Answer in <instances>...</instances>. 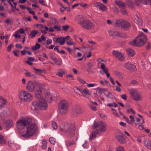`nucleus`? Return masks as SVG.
<instances>
[{
	"label": "nucleus",
	"mask_w": 151,
	"mask_h": 151,
	"mask_svg": "<svg viewBox=\"0 0 151 151\" xmlns=\"http://www.w3.org/2000/svg\"><path fill=\"white\" fill-rule=\"evenodd\" d=\"M84 21V22L81 26L82 28L88 30H92L94 29V24L91 21L86 19Z\"/></svg>",
	"instance_id": "obj_9"
},
{
	"label": "nucleus",
	"mask_w": 151,
	"mask_h": 151,
	"mask_svg": "<svg viewBox=\"0 0 151 151\" xmlns=\"http://www.w3.org/2000/svg\"><path fill=\"white\" fill-rule=\"evenodd\" d=\"M42 145L41 146V147L43 149L45 150L47 147V142L46 140L43 139L42 140Z\"/></svg>",
	"instance_id": "obj_35"
},
{
	"label": "nucleus",
	"mask_w": 151,
	"mask_h": 151,
	"mask_svg": "<svg viewBox=\"0 0 151 151\" xmlns=\"http://www.w3.org/2000/svg\"><path fill=\"white\" fill-rule=\"evenodd\" d=\"M51 20L52 22L53 23L55 24L58 23V21L55 18L52 17L51 18Z\"/></svg>",
	"instance_id": "obj_52"
},
{
	"label": "nucleus",
	"mask_w": 151,
	"mask_h": 151,
	"mask_svg": "<svg viewBox=\"0 0 151 151\" xmlns=\"http://www.w3.org/2000/svg\"><path fill=\"white\" fill-rule=\"evenodd\" d=\"M72 111L73 113L75 115L81 114L82 111L79 105H75L73 107Z\"/></svg>",
	"instance_id": "obj_13"
},
{
	"label": "nucleus",
	"mask_w": 151,
	"mask_h": 151,
	"mask_svg": "<svg viewBox=\"0 0 151 151\" xmlns=\"http://www.w3.org/2000/svg\"><path fill=\"white\" fill-rule=\"evenodd\" d=\"M54 61L55 62V64L58 65H60L62 63V61L61 60H54Z\"/></svg>",
	"instance_id": "obj_41"
},
{
	"label": "nucleus",
	"mask_w": 151,
	"mask_h": 151,
	"mask_svg": "<svg viewBox=\"0 0 151 151\" xmlns=\"http://www.w3.org/2000/svg\"><path fill=\"white\" fill-rule=\"evenodd\" d=\"M19 97L21 101L25 102H29L33 99V95L32 94L24 90L19 91Z\"/></svg>",
	"instance_id": "obj_4"
},
{
	"label": "nucleus",
	"mask_w": 151,
	"mask_h": 151,
	"mask_svg": "<svg viewBox=\"0 0 151 151\" xmlns=\"http://www.w3.org/2000/svg\"><path fill=\"white\" fill-rule=\"evenodd\" d=\"M101 3L99 2H96L94 4V6L97 8H99Z\"/></svg>",
	"instance_id": "obj_58"
},
{
	"label": "nucleus",
	"mask_w": 151,
	"mask_h": 151,
	"mask_svg": "<svg viewBox=\"0 0 151 151\" xmlns=\"http://www.w3.org/2000/svg\"><path fill=\"white\" fill-rule=\"evenodd\" d=\"M93 66V64L90 62H89L87 64V71L89 73H93L92 70V68Z\"/></svg>",
	"instance_id": "obj_24"
},
{
	"label": "nucleus",
	"mask_w": 151,
	"mask_h": 151,
	"mask_svg": "<svg viewBox=\"0 0 151 151\" xmlns=\"http://www.w3.org/2000/svg\"><path fill=\"white\" fill-rule=\"evenodd\" d=\"M112 9L113 11L115 13H118L119 12V10L118 9V8L116 6H114L112 8Z\"/></svg>",
	"instance_id": "obj_44"
},
{
	"label": "nucleus",
	"mask_w": 151,
	"mask_h": 151,
	"mask_svg": "<svg viewBox=\"0 0 151 151\" xmlns=\"http://www.w3.org/2000/svg\"><path fill=\"white\" fill-rule=\"evenodd\" d=\"M69 108L68 104H58V110L62 115L66 114Z\"/></svg>",
	"instance_id": "obj_8"
},
{
	"label": "nucleus",
	"mask_w": 151,
	"mask_h": 151,
	"mask_svg": "<svg viewBox=\"0 0 151 151\" xmlns=\"http://www.w3.org/2000/svg\"><path fill=\"white\" fill-rule=\"evenodd\" d=\"M69 26L65 25L63 27V29L64 31H67L69 28Z\"/></svg>",
	"instance_id": "obj_60"
},
{
	"label": "nucleus",
	"mask_w": 151,
	"mask_h": 151,
	"mask_svg": "<svg viewBox=\"0 0 151 151\" xmlns=\"http://www.w3.org/2000/svg\"><path fill=\"white\" fill-rule=\"evenodd\" d=\"M93 126L92 127L93 129L97 128V133H101L102 132H105L106 131V124L102 122H94Z\"/></svg>",
	"instance_id": "obj_5"
},
{
	"label": "nucleus",
	"mask_w": 151,
	"mask_h": 151,
	"mask_svg": "<svg viewBox=\"0 0 151 151\" xmlns=\"http://www.w3.org/2000/svg\"><path fill=\"white\" fill-rule=\"evenodd\" d=\"M5 143V141L2 135L0 134V145H2Z\"/></svg>",
	"instance_id": "obj_36"
},
{
	"label": "nucleus",
	"mask_w": 151,
	"mask_h": 151,
	"mask_svg": "<svg viewBox=\"0 0 151 151\" xmlns=\"http://www.w3.org/2000/svg\"><path fill=\"white\" fill-rule=\"evenodd\" d=\"M40 45L39 44L37 43L35 46H32V49L33 50L35 51L39 49L40 48Z\"/></svg>",
	"instance_id": "obj_38"
},
{
	"label": "nucleus",
	"mask_w": 151,
	"mask_h": 151,
	"mask_svg": "<svg viewBox=\"0 0 151 151\" xmlns=\"http://www.w3.org/2000/svg\"><path fill=\"white\" fill-rule=\"evenodd\" d=\"M9 103L8 101L6 98L2 96H0V104H6Z\"/></svg>",
	"instance_id": "obj_30"
},
{
	"label": "nucleus",
	"mask_w": 151,
	"mask_h": 151,
	"mask_svg": "<svg viewBox=\"0 0 151 151\" xmlns=\"http://www.w3.org/2000/svg\"><path fill=\"white\" fill-rule=\"evenodd\" d=\"M49 140L50 143L54 145L55 144L56 142L55 139L53 137H50Z\"/></svg>",
	"instance_id": "obj_42"
},
{
	"label": "nucleus",
	"mask_w": 151,
	"mask_h": 151,
	"mask_svg": "<svg viewBox=\"0 0 151 151\" xmlns=\"http://www.w3.org/2000/svg\"><path fill=\"white\" fill-rule=\"evenodd\" d=\"M54 28L56 29L57 31H60L61 30V28L60 27L58 26L57 25H55L54 26Z\"/></svg>",
	"instance_id": "obj_63"
},
{
	"label": "nucleus",
	"mask_w": 151,
	"mask_h": 151,
	"mask_svg": "<svg viewBox=\"0 0 151 151\" xmlns=\"http://www.w3.org/2000/svg\"><path fill=\"white\" fill-rule=\"evenodd\" d=\"M123 133L119 132L118 134L116 136V138L118 142L121 144H124L126 142L125 139L123 137Z\"/></svg>",
	"instance_id": "obj_12"
},
{
	"label": "nucleus",
	"mask_w": 151,
	"mask_h": 151,
	"mask_svg": "<svg viewBox=\"0 0 151 151\" xmlns=\"http://www.w3.org/2000/svg\"><path fill=\"white\" fill-rule=\"evenodd\" d=\"M78 81L81 82V83L83 84H85L86 83V82L85 81H84L81 78H78Z\"/></svg>",
	"instance_id": "obj_56"
},
{
	"label": "nucleus",
	"mask_w": 151,
	"mask_h": 151,
	"mask_svg": "<svg viewBox=\"0 0 151 151\" xmlns=\"http://www.w3.org/2000/svg\"><path fill=\"white\" fill-rule=\"evenodd\" d=\"M26 88L29 92H34L35 89V83L32 81H29L27 83Z\"/></svg>",
	"instance_id": "obj_11"
},
{
	"label": "nucleus",
	"mask_w": 151,
	"mask_h": 151,
	"mask_svg": "<svg viewBox=\"0 0 151 151\" xmlns=\"http://www.w3.org/2000/svg\"><path fill=\"white\" fill-rule=\"evenodd\" d=\"M121 11L122 14L125 15H127L128 14L127 11L124 8H122Z\"/></svg>",
	"instance_id": "obj_48"
},
{
	"label": "nucleus",
	"mask_w": 151,
	"mask_h": 151,
	"mask_svg": "<svg viewBox=\"0 0 151 151\" xmlns=\"http://www.w3.org/2000/svg\"><path fill=\"white\" fill-rule=\"evenodd\" d=\"M89 106L91 109L93 111H96L97 110L96 106L94 104H89Z\"/></svg>",
	"instance_id": "obj_43"
},
{
	"label": "nucleus",
	"mask_w": 151,
	"mask_h": 151,
	"mask_svg": "<svg viewBox=\"0 0 151 151\" xmlns=\"http://www.w3.org/2000/svg\"><path fill=\"white\" fill-rule=\"evenodd\" d=\"M68 102L66 100L63 99L60 101L59 104H68Z\"/></svg>",
	"instance_id": "obj_54"
},
{
	"label": "nucleus",
	"mask_w": 151,
	"mask_h": 151,
	"mask_svg": "<svg viewBox=\"0 0 151 151\" xmlns=\"http://www.w3.org/2000/svg\"><path fill=\"white\" fill-rule=\"evenodd\" d=\"M115 74L116 76L120 78H122L123 77L122 73L119 72L117 71L116 72Z\"/></svg>",
	"instance_id": "obj_50"
},
{
	"label": "nucleus",
	"mask_w": 151,
	"mask_h": 151,
	"mask_svg": "<svg viewBox=\"0 0 151 151\" xmlns=\"http://www.w3.org/2000/svg\"><path fill=\"white\" fill-rule=\"evenodd\" d=\"M109 35L112 37H114L115 36L119 35V32L118 31H116L114 30H109L108 31Z\"/></svg>",
	"instance_id": "obj_26"
},
{
	"label": "nucleus",
	"mask_w": 151,
	"mask_h": 151,
	"mask_svg": "<svg viewBox=\"0 0 151 151\" xmlns=\"http://www.w3.org/2000/svg\"><path fill=\"white\" fill-rule=\"evenodd\" d=\"M123 67L129 70H132L135 68V66L129 62L125 63L123 65Z\"/></svg>",
	"instance_id": "obj_16"
},
{
	"label": "nucleus",
	"mask_w": 151,
	"mask_h": 151,
	"mask_svg": "<svg viewBox=\"0 0 151 151\" xmlns=\"http://www.w3.org/2000/svg\"><path fill=\"white\" fill-rule=\"evenodd\" d=\"M132 98L135 101H140L142 99L141 94L136 89H132L130 91Z\"/></svg>",
	"instance_id": "obj_7"
},
{
	"label": "nucleus",
	"mask_w": 151,
	"mask_h": 151,
	"mask_svg": "<svg viewBox=\"0 0 151 151\" xmlns=\"http://www.w3.org/2000/svg\"><path fill=\"white\" fill-rule=\"evenodd\" d=\"M146 35L143 32H141L133 41L129 42V44L136 46H141L144 45L147 42Z\"/></svg>",
	"instance_id": "obj_3"
},
{
	"label": "nucleus",
	"mask_w": 151,
	"mask_h": 151,
	"mask_svg": "<svg viewBox=\"0 0 151 151\" xmlns=\"http://www.w3.org/2000/svg\"><path fill=\"white\" fill-rule=\"evenodd\" d=\"M53 40L54 42L58 43L61 45H64L65 43L64 37H63L56 38L54 37L53 38Z\"/></svg>",
	"instance_id": "obj_17"
},
{
	"label": "nucleus",
	"mask_w": 151,
	"mask_h": 151,
	"mask_svg": "<svg viewBox=\"0 0 151 151\" xmlns=\"http://www.w3.org/2000/svg\"><path fill=\"white\" fill-rule=\"evenodd\" d=\"M38 32L35 30H32L30 32L29 36L31 38H34L38 34Z\"/></svg>",
	"instance_id": "obj_32"
},
{
	"label": "nucleus",
	"mask_w": 151,
	"mask_h": 151,
	"mask_svg": "<svg viewBox=\"0 0 151 151\" xmlns=\"http://www.w3.org/2000/svg\"><path fill=\"white\" fill-rule=\"evenodd\" d=\"M4 124L7 130H9L10 128L12 127L13 125L12 121L9 120H6L4 122Z\"/></svg>",
	"instance_id": "obj_21"
},
{
	"label": "nucleus",
	"mask_w": 151,
	"mask_h": 151,
	"mask_svg": "<svg viewBox=\"0 0 151 151\" xmlns=\"http://www.w3.org/2000/svg\"><path fill=\"white\" fill-rule=\"evenodd\" d=\"M52 42V41L51 39H48L46 40V44L47 45L51 44Z\"/></svg>",
	"instance_id": "obj_59"
},
{
	"label": "nucleus",
	"mask_w": 151,
	"mask_h": 151,
	"mask_svg": "<svg viewBox=\"0 0 151 151\" xmlns=\"http://www.w3.org/2000/svg\"><path fill=\"white\" fill-rule=\"evenodd\" d=\"M75 143V142L74 141L71 142L69 141H67L66 142V145L68 146H70Z\"/></svg>",
	"instance_id": "obj_46"
},
{
	"label": "nucleus",
	"mask_w": 151,
	"mask_h": 151,
	"mask_svg": "<svg viewBox=\"0 0 151 151\" xmlns=\"http://www.w3.org/2000/svg\"><path fill=\"white\" fill-rule=\"evenodd\" d=\"M124 21V20L123 19L117 20L115 22L114 25L115 26L121 27L122 28Z\"/></svg>",
	"instance_id": "obj_25"
},
{
	"label": "nucleus",
	"mask_w": 151,
	"mask_h": 151,
	"mask_svg": "<svg viewBox=\"0 0 151 151\" xmlns=\"http://www.w3.org/2000/svg\"><path fill=\"white\" fill-rule=\"evenodd\" d=\"M34 70L37 72V73L40 74L43 73V70L40 69L34 68Z\"/></svg>",
	"instance_id": "obj_53"
},
{
	"label": "nucleus",
	"mask_w": 151,
	"mask_h": 151,
	"mask_svg": "<svg viewBox=\"0 0 151 151\" xmlns=\"http://www.w3.org/2000/svg\"><path fill=\"white\" fill-rule=\"evenodd\" d=\"M87 86L88 87H91L96 86V85L95 83H90L88 84Z\"/></svg>",
	"instance_id": "obj_61"
},
{
	"label": "nucleus",
	"mask_w": 151,
	"mask_h": 151,
	"mask_svg": "<svg viewBox=\"0 0 151 151\" xmlns=\"http://www.w3.org/2000/svg\"><path fill=\"white\" fill-rule=\"evenodd\" d=\"M113 55H114L120 61H122L125 59V57L121 52L116 51H114L112 52Z\"/></svg>",
	"instance_id": "obj_15"
},
{
	"label": "nucleus",
	"mask_w": 151,
	"mask_h": 151,
	"mask_svg": "<svg viewBox=\"0 0 151 151\" xmlns=\"http://www.w3.org/2000/svg\"><path fill=\"white\" fill-rule=\"evenodd\" d=\"M13 44H9L7 48V50L8 52H10L11 50V48L13 46Z\"/></svg>",
	"instance_id": "obj_51"
},
{
	"label": "nucleus",
	"mask_w": 151,
	"mask_h": 151,
	"mask_svg": "<svg viewBox=\"0 0 151 151\" xmlns=\"http://www.w3.org/2000/svg\"><path fill=\"white\" fill-rule=\"evenodd\" d=\"M31 122L29 119L22 118L17 122V128L20 130L21 135L23 137H28L32 136L37 127L35 124H29Z\"/></svg>",
	"instance_id": "obj_1"
},
{
	"label": "nucleus",
	"mask_w": 151,
	"mask_h": 151,
	"mask_svg": "<svg viewBox=\"0 0 151 151\" xmlns=\"http://www.w3.org/2000/svg\"><path fill=\"white\" fill-rule=\"evenodd\" d=\"M99 91L100 92H103L107 98H111L113 97V96L112 94L110 92L106 90L105 89L100 88L99 89Z\"/></svg>",
	"instance_id": "obj_20"
},
{
	"label": "nucleus",
	"mask_w": 151,
	"mask_h": 151,
	"mask_svg": "<svg viewBox=\"0 0 151 151\" xmlns=\"http://www.w3.org/2000/svg\"><path fill=\"white\" fill-rule=\"evenodd\" d=\"M89 90L87 88H84L83 89H82L81 93L83 94L84 93L85 94H89Z\"/></svg>",
	"instance_id": "obj_39"
},
{
	"label": "nucleus",
	"mask_w": 151,
	"mask_h": 151,
	"mask_svg": "<svg viewBox=\"0 0 151 151\" xmlns=\"http://www.w3.org/2000/svg\"><path fill=\"white\" fill-rule=\"evenodd\" d=\"M15 47L17 48H19L20 49H22L23 48V47L22 45L20 44H16Z\"/></svg>",
	"instance_id": "obj_57"
},
{
	"label": "nucleus",
	"mask_w": 151,
	"mask_h": 151,
	"mask_svg": "<svg viewBox=\"0 0 151 151\" xmlns=\"http://www.w3.org/2000/svg\"><path fill=\"white\" fill-rule=\"evenodd\" d=\"M144 144L145 146L149 150H151V140L148 139L145 140Z\"/></svg>",
	"instance_id": "obj_22"
},
{
	"label": "nucleus",
	"mask_w": 151,
	"mask_h": 151,
	"mask_svg": "<svg viewBox=\"0 0 151 151\" xmlns=\"http://www.w3.org/2000/svg\"><path fill=\"white\" fill-rule=\"evenodd\" d=\"M19 31H16L14 34L13 35V36L15 37L16 38H20V35L19 34Z\"/></svg>",
	"instance_id": "obj_49"
},
{
	"label": "nucleus",
	"mask_w": 151,
	"mask_h": 151,
	"mask_svg": "<svg viewBox=\"0 0 151 151\" xmlns=\"http://www.w3.org/2000/svg\"><path fill=\"white\" fill-rule=\"evenodd\" d=\"M127 4L128 6L131 7H132L133 6V2L130 0L127 1Z\"/></svg>",
	"instance_id": "obj_47"
},
{
	"label": "nucleus",
	"mask_w": 151,
	"mask_h": 151,
	"mask_svg": "<svg viewBox=\"0 0 151 151\" xmlns=\"http://www.w3.org/2000/svg\"><path fill=\"white\" fill-rule=\"evenodd\" d=\"M75 19L77 22L78 24L80 26L84 22V21L86 20L84 19V17L82 15H80L77 16L76 17Z\"/></svg>",
	"instance_id": "obj_18"
},
{
	"label": "nucleus",
	"mask_w": 151,
	"mask_h": 151,
	"mask_svg": "<svg viewBox=\"0 0 151 151\" xmlns=\"http://www.w3.org/2000/svg\"><path fill=\"white\" fill-rule=\"evenodd\" d=\"M43 89L42 85H39L35 93V96L36 98H39L41 96Z\"/></svg>",
	"instance_id": "obj_14"
},
{
	"label": "nucleus",
	"mask_w": 151,
	"mask_h": 151,
	"mask_svg": "<svg viewBox=\"0 0 151 151\" xmlns=\"http://www.w3.org/2000/svg\"><path fill=\"white\" fill-rule=\"evenodd\" d=\"M45 97L46 101L41 96L39 98L36 99L39 100L40 104H47V103H50L52 102L53 100L52 96L50 93L47 92L46 93Z\"/></svg>",
	"instance_id": "obj_6"
},
{
	"label": "nucleus",
	"mask_w": 151,
	"mask_h": 151,
	"mask_svg": "<svg viewBox=\"0 0 151 151\" xmlns=\"http://www.w3.org/2000/svg\"><path fill=\"white\" fill-rule=\"evenodd\" d=\"M47 107V104H32L31 106L32 110L35 112H37L39 109L45 110Z\"/></svg>",
	"instance_id": "obj_10"
},
{
	"label": "nucleus",
	"mask_w": 151,
	"mask_h": 151,
	"mask_svg": "<svg viewBox=\"0 0 151 151\" xmlns=\"http://www.w3.org/2000/svg\"><path fill=\"white\" fill-rule=\"evenodd\" d=\"M131 27V24L128 22L124 20L121 28L124 30H127L130 29Z\"/></svg>",
	"instance_id": "obj_19"
},
{
	"label": "nucleus",
	"mask_w": 151,
	"mask_h": 151,
	"mask_svg": "<svg viewBox=\"0 0 151 151\" xmlns=\"http://www.w3.org/2000/svg\"><path fill=\"white\" fill-rule=\"evenodd\" d=\"M64 73V71L60 70V71H58L56 74L60 77H62Z\"/></svg>",
	"instance_id": "obj_45"
},
{
	"label": "nucleus",
	"mask_w": 151,
	"mask_h": 151,
	"mask_svg": "<svg viewBox=\"0 0 151 151\" xmlns=\"http://www.w3.org/2000/svg\"><path fill=\"white\" fill-rule=\"evenodd\" d=\"M116 4L119 7L122 8H125L126 7V5L124 3L121 1H115Z\"/></svg>",
	"instance_id": "obj_23"
},
{
	"label": "nucleus",
	"mask_w": 151,
	"mask_h": 151,
	"mask_svg": "<svg viewBox=\"0 0 151 151\" xmlns=\"http://www.w3.org/2000/svg\"><path fill=\"white\" fill-rule=\"evenodd\" d=\"M145 0H135V3L136 5L137 6H140L142 3L145 4Z\"/></svg>",
	"instance_id": "obj_34"
},
{
	"label": "nucleus",
	"mask_w": 151,
	"mask_h": 151,
	"mask_svg": "<svg viewBox=\"0 0 151 151\" xmlns=\"http://www.w3.org/2000/svg\"><path fill=\"white\" fill-rule=\"evenodd\" d=\"M99 9L102 12L106 11L108 9L102 3H101Z\"/></svg>",
	"instance_id": "obj_33"
},
{
	"label": "nucleus",
	"mask_w": 151,
	"mask_h": 151,
	"mask_svg": "<svg viewBox=\"0 0 151 151\" xmlns=\"http://www.w3.org/2000/svg\"><path fill=\"white\" fill-rule=\"evenodd\" d=\"M52 128L55 130H56L58 128V126L56 122L54 121L52 122Z\"/></svg>",
	"instance_id": "obj_40"
},
{
	"label": "nucleus",
	"mask_w": 151,
	"mask_h": 151,
	"mask_svg": "<svg viewBox=\"0 0 151 151\" xmlns=\"http://www.w3.org/2000/svg\"><path fill=\"white\" fill-rule=\"evenodd\" d=\"M60 131L65 133L69 137H73L75 134L76 127L73 123H63L60 125Z\"/></svg>",
	"instance_id": "obj_2"
},
{
	"label": "nucleus",
	"mask_w": 151,
	"mask_h": 151,
	"mask_svg": "<svg viewBox=\"0 0 151 151\" xmlns=\"http://www.w3.org/2000/svg\"><path fill=\"white\" fill-rule=\"evenodd\" d=\"M116 151H125L124 148L121 146H119L117 148Z\"/></svg>",
	"instance_id": "obj_55"
},
{
	"label": "nucleus",
	"mask_w": 151,
	"mask_h": 151,
	"mask_svg": "<svg viewBox=\"0 0 151 151\" xmlns=\"http://www.w3.org/2000/svg\"><path fill=\"white\" fill-rule=\"evenodd\" d=\"M97 130H94L92 131L90 136V140H91L92 139L96 138V135L97 134H100V133H97Z\"/></svg>",
	"instance_id": "obj_28"
},
{
	"label": "nucleus",
	"mask_w": 151,
	"mask_h": 151,
	"mask_svg": "<svg viewBox=\"0 0 151 151\" xmlns=\"http://www.w3.org/2000/svg\"><path fill=\"white\" fill-rule=\"evenodd\" d=\"M12 53L14 56L17 57H18V52L17 51H16L15 50H13L12 51Z\"/></svg>",
	"instance_id": "obj_64"
},
{
	"label": "nucleus",
	"mask_w": 151,
	"mask_h": 151,
	"mask_svg": "<svg viewBox=\"0 0 151 151\" xmlns=\"http://www.w3.org/2000/svg\"><path fill=\"white\" fill-rule=\"evenodd\" d=\"M127 53L129 56L132 57L134 54V52L133 50L129 48L127 50Z\"/></svg>",
	"instance_id": "obj_29"
},
{
	"label": "nucleus",
	"mask_w": 151,
	"mask_h": 151,
	"mask_svg": "<svg viewBox=\"0 0 151 151\" xmlns=\"http://www.w3.org/2000/svg\"><path fill=\"white\" fill-rule=\"evenodd\" d=\"M25 70L26 71V72L24 73V74L26 77H29L32 78L35 77V75L32 74L31 72L27 70Z\"/></svg>",
	"instance_id": "obj_31"
},
{
	"label": "nucleus",
	"mask_w": 151,
	"mask_h": 151,
	"mask_svg": "<svg viewBox=\"0 0 151 151\" xmlns=\"http://www.w3.org/2000/svg\"><path fill=\"white\" fill-rule=\"evenodd\" d=\"M74 91L76 93L81 95L82 91L81 88L77 87L75 88Z\"/></svg>",
	"instance_id": "obj_37"
},
{
	"label": "nucleus",
	"mask_w": 151,
	"mask_h": 151,
	"mask_svg": "<svg viewBox=\"0 0 151 151\" xmlns=\"http://www.w3.org/2000/svg\"><path fill=\"white\" fill-rule=\"evenodd\" d=\"M99 115L101 118L104 119L106 117V116L105 114H102L101 113H99Z\"/></svg>",
	"instance_id": "obj_62"
},
{
	"label": "nucleus",
	"mask_w": 151,
	"mask_h": 151,
	"mask_svg": "<svg viewBox=\"0 0 151 151\" xmlns=\"http://www.w3.org/2000/svg\"><path fill=\"white\" fill-rule=\"evenodd\" d=\"M134 21L139 25H141L142 24V19L139 17V16L137 14L136 15Z\"/></svg>",
	"instance_id": "obj_27"
}]
</instances>
